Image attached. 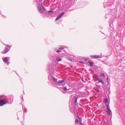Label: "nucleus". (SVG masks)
I'll use <instances>...</instances> for the list:
<instances>
[{
    "label": "nucleus",
    "mask_w": 125,
    "mask_h": 125,
    "mask_svg": "<svg viewBox=\"0 0 125 125\" xmlns=\"http://www.w3.org/2000/svg\"><path fill=\"white\" fill-rule=\"evenodd\" d=\"M79 63H84L83 62H82V61H80L79 62Z\"/></svg>",
    "instance_id": "obj_31"
},
{
    "label": "nucleus",
    "mask_w": 125,
    "mask_h": 125,
    "mask_svg": "<svg viewBox=\"0 0 125 125\" xmlns=\"http://www.w3.org/2000/svg\"><path fill=\"white\" fill-rule=\"evenodd\" d=\"M104 101L105 103H107L108 102V100L107 98H105L104 99Z\"/></svg>",
    "instance_id": "obj_22"
},
{
    "label": "nucleus",
    "mask_w": 125,
    "mask_h": 125,
    "mask_svg": "<svg viewBox=\"0 0 125 125\" xmlns=\"http://www.w3.org/2000/svg\"><path fill=\"white\" fill-rule=\"evenodd\" d=\"M106 111L108 114L109 115H110V113L109 111Z\"/></svg>",
    "instance_id": "obj_30"
},
{
    "label": "nucleus",
    "mask_w": 125,
    "mask_h": 125,
    "mask_svg": "<svg viewBox=\"0 0 125 125\" xmlns=\"http://www.w3.org/2000/svg\"><path fill=\"white\" fill-rule=\"evenodd\" d=\"M53 77H54L52 76L51 75H49L48 76V80H51L52 79H53Z\"/></svg>",
    "instance_id": "obj_15"
},
{
    "label": "nucleus",
    "mask_w": 125,
    "mask_h": 125,
    "mask_svg": "<svg viewBox=\"0 0 125 125\" xmlns=\"http://www.w3.org/2000/svg\"><path fill=\"white\" fill-rule=\"evenodd\" d=\"M39 0V1L41 2V1H42L43 0Z\"/></svg>",
    "instance_id": "obj_35"
},
{
    "label": "nucleus",
    "mask_w": 125,
    "mask_h": 125,
    "mask_svg": "<svg viewBox=\"0 0 125 125\" xmlns=\"http://www.w3.org/2000/svg\"><path fill=\"white\" fill-rule=\"evenodd\" d=\"M101 77H104V74L103 73H102L101 74Z\"/></svg>",
    "instance_id": "obj_29"
},
{
    "label": "nucleus",
    "mask_w": 125,
    "mask_h": 125,
    "mask_svg": "<svg viewBox=\"0 0 125 125\" xmlns=\"http://www.w3.org/2000/svg\"><path fill=\"white\" fill-rule=\"evenodd\" d=\"M63 90H64L65 91H67L68 90H69V88H67V87L66 86L65 87H64L63 88Z\"/></svg>",
    "instance_id": "obj_16"
},
{
    "label": "nucleus",
    "mask_w": 125,
    "mask_h": 125,
    "mask_svg": "<svg viewBox=\"0 0 125 125\" xmlns=\"http://www.w3.org/2000/svg\"><path fill=\"white\" fill-rule=\"evenodd\" d=\"M95 90L97 92H99V89L97 88H96L95 89Z\"/></svg>",
    "instance_id": "obj_26"
},
{
    "label": "nucleus",
    "mask_w": 125,
    "mask_h": 125,
    "mask_svg": "<svg viewBox=\"0 0 125 125\" xmlns=\"http://www.w3.org/2000/svg\"><path fill=\"white\" fill-rule=\"evenodd\" d=\"M106 108L107 109L109 110L110 112H111V111L109 108V106L107 104H106Z\"/></svg>",
    "instance_id": "obj_17"
},
{
    "label": "nucleus",
    "mask_w": 125,
    "mask_h": 125,
    "mask_svg": "<svg viewBox=\"0 0 125 125\" xmlns=\"http://www.w3.org/2000/svg\"><path fill=\"white\" fill-rule=\"evenodd\" d=\"M101 56L100 55H91L90 56V57L92 59H96L99 58Z\"/></svg>",
    "instance_id": "obj_11"
},
{
    "label": "nucleus",
    "mask_w": 125,
    "mask_h": 125,
    "mask_svg": "<svg viewBox=\"0 0 125 125\" xmlns=\"http://www.w3.org/2000/svg\"><path fill=\"white\" fill-rule=\"evenodd\" d=\"M88 63L90 64V65L91 66H93V63L92 62L90 61L88 62Z\"/></svg>",
    "instance_id": "obj_19"
},
{
    "label": "nucleus",
    "mask_w": 125,
    "mask_h": 125,
    "mask_svg": "<svg viewBox=\"0 0 125 125\" xmlns=\"http://www.w3.org/2000/svg\"><path fill=\"white\" fill-rule=\"evenodd\" d=\"M80 120H79V123H80V124H81L82 125H83V124L81 122H82V120H81V119H80Z\"/></svg>",
    "instance_id": "obj_24"
},
{
    "label": "nucleus",
    "mask_w": 125,
    "mask_h": 125,
    "mask_svg": "<svg viewBox=\"0 0 125 125\" xmlns=\"http://www.w3.org/2000/svg\"><path fill=\"white\" fill-rule=\"evenodd\" d=\"M7 104L6 101H5L3 99H0V106H2L5 104Z\"/></svg>",
    "instance_id": "obj_9"
},
{
    "label": "nucleus",
    "mask_w": 125,
    "mask_h": 125,
    "mask_svg": "<svg viewBox=\"0 0 125 125\" xmlns=\"http://www.w3.org/2000/svg\"><path fill=\"white\" fill-rule=\"evenodd\" d=\"M14 97L13 95L11 94L8 97L4 96L3 97V99L5 101H6L7 103L11 104L13 102Z\"/></svg>",
    "instance_id": "obj_1"
},
{
    "label": "nucleus",
    "mask_w": 125,
    "mask_h": 125,
    "mask_svg": "<svg viewBox=\"0 0 125 125\" xmlns=\"http://www.w3.org/2000/svg\"><path fill=\"white\" fill-rule=\"evenodd\" d=\"M108 77H107V79H106V80H107V81L108 80Z\"/></svg>",
    "instance_id": "obj_34"
},
{
    "label": "nucleus",
    "mask_w": 125,
    "mask_h": 125,
    "mask_svg": "<svg viewBox=\"0 0 125 125\" xmlns=\"http://www.w3.org/2000/svg\"><path fill=\"white\" fill-rule=\"evenodd\" d=\"M52 79L55 83L57 84H60L63 83L65 81L64 80H58L57 79L55 78L54 77H53Z\"/></svg>",
    "instance_id": "obj_6"
},
{
    "label": "nucleus",
    "mask_w": 125,
    "mask_h": 125,
    "mask_svg": "<svg viewBox=\"0 0 125 125\" xmlns=\"http://www.w3.org/2000/svg\"><path fill=\"white\" fill-rule=\"evenodd\" d=\"M56 64L55 63H52L49 64V70L52 72H54L56 70Z\"/></svg>",
    "instance_id": "obj_3"
},
{
    "label": "nucleus",
    "mask_w": 125,
    "mask_h": 125,
    "mask_svg": "<svg viewBox=\"0 0 125 125\" xmlns=\"http://www.w3.org/2000/svg\"><path fill=\"white\" fill-rule=\"evenodd\" d=\"M65 13V12H62L59 14L56 18V20L57 21L60 19Z\"/></svg>",
    "instance_id": "obj_10"
},
{
    "label": "nucleus",
    "mask_w": 125,
    "mask_h": 125,
    "mask_svg": "<svg viewBox=\"0 0 125 125\" xmlns=\"http://www.w3.org/2000/svg\"><path fill=\"white\" fill-rule=\"evenodd\" d=\"M5 46V47L3 51L1 52L2 53H7L10 50L11 48V46L7 44H4Z\"/></svg>",
    "instance_id": "obj_4"
},
{
    "label": "nucleus",
    "mask_w": 125,
    "mask_h": 125,
    "mask_svg": "<svg viewBox=\"0 0 125 125\" xmlns=\"http://www.w3.org/2000/svg\"><path fill=\"white\" fill-rule=\"evenodd\" d=\"M22 100H23V97H22Z\"/></svg>",
    "instance_id": "obj_36"
},
{
    "label": "nucleus",
    "mask_w": 125,
    "mask_h": 125,
    "mask_svg": "<svg viewBox=\"0 0 125 125\" xmlns=\"http://www.w3.org/2000/svg\"><path fill=\"white\" fill-rule=\"evenodd\" d=\"M112 14V13L110 11L109 13L108 14H106L105 15V17H106V18H107V15H110V14Z\"/></svg>",
    "instance_id": "obj_21"
},
{
    "label": "nucleus",
    "mask_w": 125,
    "mask_h": 125,
    "mask_svg": "<svg viewBox=\"0 0 125 125\" xmlns=\"http://www.w3.org/2000/svg\"><path fill=\"white\" fill-rule=\"evenodd\" d=\"M78 122V119H76L75 120V123H77Z\"/></svg>",
    "instance_id": "obj_28"
},
{
    "label": "nucleus",
    "mask_w": 125,
    "mask_h": 125,
    "mask_svg": "<svg viewBox=\"0 0 125 125\" xmlns=\"http://www.w3.org/2000/svg\"><path fill=\"white\" fill-rule=\"evenodd\" d=\"M78 118H79V116H78Z\"/></svg>",
    "instance_id": "obj_38"
},
{
    "label": "nucleus",
    "mask_w": 125,
    "mask_h": 125,
    "mask_svg": "<svg viewBox=\"0 0 125 125\" xmlns=\"http://www.w3.org/2000/svg\"><path fill=\"white\" fill-rule=\"evenodd\" d=\"M101 83H102V84H104V82L103 81V82H102Z\"/></svg>",
    "instance_id": "obj_33"
},
{
    "label": "nucleus",
    "mask_w": 125,
    "mask_h": 125,
    "mask_svg": "<svg viewBox=\"0 0 125 125\" xmlns=\"http://www.w3.org/2000/svg\"><path fill=\"white\" fill-rule=\"evenodd\" d=\"M103 4L104 7L106 8L111 6L112 4H111V5L108 2L107 3H104Z\"/></svg>",
    "instance_id": "obj_13"
},
{
    "label": "nucleus",
    "mask_w": 125,
    "mask_h": 125,
    "mask_svg": "<svg viewBox=\"0 0 125 125\" xmlns=\"http://www.w3.org/2000/svg\"><path fill=\"white\" fill-rule=\"evenodd\" d=\"M59 49H61V50H62L64 51V48H63V47H59Z\"/></svg>",
    "instance_id": "obj_27"
},
{
    "label": "nucleus",
    "mask_w": 125,
    "mask_h": 125,
    "mask_svg": "<svg viewBox=\"0 0 125 125\" xmlns=\"http://www.w3.org/2000/svg\"><path fill=\"white\" fill-rule=\"evenodd\" d=\"M78 98V97L75 95L73 96L72 99V101L76 105H77L78 104L77 100Z\"/></svg>",
    "instance_id": "obj_7"
},
{
    "label": "nucleus",
    "mask_w": 125,
    "mask_h": 125,
    "mask_svg": "<svg viewBox=\"0 0 125 125\" xmlns=\"http://www.w3.org/2000/svg\"><path fill=\"white\" fill-rule=\"evenodd\" d=\"M19 119V118L18 117V119Z\"/></svg>",
    "instance_id": "obj_37"
},
{
    "label": "nucleus",
    "mask_w": 125,
    "mask_h": 125,
    "mask_svg": "<svg viewBox=\"0 0 125 125\" xmlns=\"http://www.w3.org/2000/svg\"><path fill=\"white\" fill-rule=\"evenodd\" d=\"M57 55V54H52L51 53H50L48 56V57L51 60L55 61Z\"/></svg>",
    "instance_id": "obj_5"
},
{
    "label": "nucleus",
    "mask_w": 125,
    "mask_h": 125,
    "mask_svg": "<svg viewBox=\"0 0 125 125\" xmlns=\"http://www.w3.org/2000/svg\"><path fill=\"white\" fill-rule=\"evenodd\" d=\"M53 12V10H49V11H48V13H50Z\"/></svg>",
    "instance_id": "obj_25"
},
{
    "label": "nucleus",
    "mask_w": 125,
    "mask_h": 125,
    "mask_svg": "<svg viewBox=\"0 0 125 125\" xmlns=\"http://www.w3.org/2000/svg\"><path fill=\"white\" fill-rule=\"evenodd\" d=\"M62 58L61 57L58 55H57L56 56V61H57V62H59L61 61H62Z\"/></svg>",
    "instance_id": "obj_14"
},
{
    "label": "nucleus",
    "mask_w": 125,
    "mask_h": 125,
    "mask_svg": "<svg viewBox=\"0 0 125 125\" xmlns=\"http://www.w3.org/2000/svg\"><path fill=\"white\" fill-rule=\"evenodd\" d=\"M98 82H97V83H102V82H103V80H100V79H98Z\"/></svg>",
    "instance_id": "obj_23"
},
{
    "label": "nucleus",
    "mask_w": 125,
    "mask_h": 125,
    "mask_svg": "<svg viewBox=\"0 0 125 125\" xmlns=\"http://www.w3.org/2000/svg\"><path fill=\"white\" fill-rule=\"evenodd\" d=\"M42 3L41 4V5L40 4H38V9L39 12L40 13H43L42 11V10L44 11V14H46L48 13V11H47L46 9L44 8L42 6Z\"/></svg>",
    "instance_id": "obj_2"
},
{
    "label": "nucleus",
    "mask_w": 125,
    "mask_h": 125,
    "mask_svg": "<svg viewBox=\"0 0 125 125\" xmlns=\"http://www.w3.org/2000/svg\"><path fill=\"white\" fill-rule=\"evenodd\" d=\"M24 113H26L27 111V110L26 108H25V107H24L23 109Z\"/></svg>",
    "instance_id": "obj_20"
},
{
    "label": "nucleus",
    "mask_w": 125,
    "mask_h": 125,
    "mask_svg": "<svg viewBox=\"0 0 125 125\" xmlns=\"http://www.w3.org/2000/svg\"><path fill=\"white\" fill-rule=\"evenodd\" d=\"M93 78L94 81L96 82L98 80L99 78L97 75L96 74H94L93 75Z\"/></svg>",
    "instance_id": "obj_12"
},
{
    "label": "nucleus",
    "mask_w": 125,
    "mask_h": 125,
    "mask_svg": "<svg viewBox=\"0 0 125 125\" xmlns=\"http://www.w3.org/2000/svg\"><path fill=\"white\" fill-rule=\"evenodd\" d=\"M54 51L57 53H59L61 52V51L60 50H58L57 48L55 49Z\"/></svg>",
    "instance_id": "obj_18"
},
{
    "label": "nucleus",
    "mask_w": 125,
    "mask_h": 125,
    "mask_svg": "<svg viewBox=\"0 0 125 125\" xmlns=\"http://www.w3.org/2000/svg\"><path fill=\"white\" fill-rule=\"evenodd\" d=\"M68 60L71 61H72V60H71L69 58Z\"/></svg>",
    "instance_id": "obj_32"
},
{
    "label": "nucleus",
    "mask_w": 125,
    "mask_h": 125,
    "mask_svg": "<svg viewBox=\"0 0 125 125\" xmlns=\"http://www.w3.org/2000/svg\"><path fill=\"white\" fill-rule=\"evenodd\" d=\"M2 59L4 62L6 63H7V65H9L10 63L9 62H8L10 59V58L9 57H6L5 58H2Z\"/></svg>",
    "instance_id": "obj_8"
}]
</instances>
